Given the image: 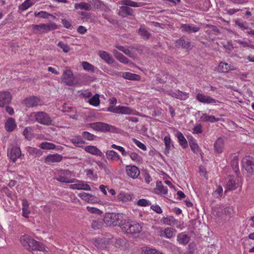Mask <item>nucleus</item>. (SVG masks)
I'll return each instance as SVG.
<instances>
[{
    "label": "nucleus",
    "mask_w": 254,
    "mask_h": 254,
    "mask_svg": "<svg viewBox=\"0 0 254 254\" xmlns=\"http://www.w3.org/2000/svg\"><path fill=\"white\" fill-rule=\"evenodd\" d=\"M24 136L28 140H31L33 137V129L32 127H26L23 132Z\"/></svg>",
    "instance_id": "nucleus-42"
},
{
    "label": "nucleus",
    "mask_w": 254,
    "mask_h": 254,
    "mask_svg": "<svg viewBox=\"0 0 254 254\" xmlns=\"http://www.w3.org/2000/svg\"><path fill=\"white\" fill-rule=\"evenodd\" d=\"M74 8L75 9H81L86 11H90L91 9V6L90 3L85 2H81L80 3H75Z\"/></svg>",
    "instance_id": "nucleus-36"
},
{
    "label": "nucleus",
    "mask_w": 254,
    "mask_h": 254,
    "mask_svg": "<svg viewBox=\"0 0 254 254\" xmlns=\"http://www.w3.org/2000/svg\"><path fill=\"white\" fill-rule=\"evenodd\" d=\"M72 172L68 170H60L56 174L55 179L63 183H73L75 179L72 178Z\"/></svg>",
    "instance_id": "nucleus-5"
},
{
    "label": "nucleus",
    "mask_w": 254,
    "mask_h": 254,
    "mask_svg": "<svg viewBox=\"0 0 254 254\" xmlns=\"http://www.w3.org/2000/svg\"><path fill=\"white\" fill-rule=\"evenodd\" d=\"M161 221L163 224L171 226L174 225L177 220L173 216H169L162 218Z\"/></svg>",
    "instance_id": "nucleus-49"
},
{
    "label": "nucleus",
    "mask_w": 254,
    "mask_h": 254,
    "mask_svg": "<svg viewBox=\"0 0 254 254\" xmlns=\"http://www.w3.org/2000/svg\"><path fill=\"white\" fill-rule=\"evenodd\" d=\"M196 99L199 102L206 104H215L219 101L212 97L201 93H198L196 95Z\"/></svg>",
    "instance_id": "nucleus-9"
},
{
    "label": "nucleus",
    "mask_w": 254,
    "mask_h": 254,
    "mask_svg": "<svg viewBox=\"0 0 254 254\" xmlns=\"http://www.w3.org/2000/svg\"><path fill=\"white\" fill-rule=\"evenodd\" d=\"M175 136L178 138L180 145L183 148H186L188 147V142L181 132L177 131L175 134Z\"/></svg>",
    "instance_id": "nucleus-30"
},
{
    "label": "nucleus",
    "mask_w": 254,
    "mask_h": 254,
    "mask_svg": "<svg viewBox=\"0 0 254 254\" xmlns=\"http://www.w3.org/2000/svg\"><path fill=\"white\" fill-rule=\"evenodd\" d=\"M122 77L130 80H138L139 79V76L138 75L128 72H123Z\"/></svg>",
    "instance_id": "nucleus-40"
},
{
    "label": "nucleus",
    "mask_w": 254,
    "mask_h": 254,
    "mask_svg": "<svg viewBox=\"0 0 254 254\" xmlns=\"http://www.w3.org/2000/svg\"><path fill=\"white\" fill-rule=\"evenodd\" d=\"M116 48L118 49L119 50L123 52L126 55L131 57L132 53L127 48L120 45H116Z\"/></svg>",
    "instance_id": "nucleus-57"
},
{
    "label": "nucleus",
    "mask_w": 254,
    "mask_h": 254,
    "mask_svg": "<svg viewBox=\"0 0 254 254\" xmlns=\"http://www.w3.org/2000/svg\"><path fill=\"white\" fill-rule=\"evenodd\" d=\"M20 241L23 247L28 250L36 249L42 250L44 249V245L42 243L35 241L28 235L21 236Z\"/></svg>",
    "instance_id": "nucleus-3"
},
{
    "label": "nucleus",
    "mask_w": 254,
    "mask_h": 254,
    "mask_svg": "<svg viewBox=\"0 0 254 254\" xmlns=\"http://www.w3.org/2000/svg\"><path fill=\"white\" fill-rule=\"evenodd\" d=\"M190 237L184 233H180L177 237V241L179 244L186 245L190 241Z\"/></svg>",
    "instance_id": "nucleus-24"
},
{
    "label": "nucleus",
    "mask_w": 254,
    "mask_h": 254,
    "mask_svg": "<svg viewBox=\"0 0 254 254\" xmlns=\"http://www.w3.org/2000/svg\"><path fill=\"white\" fill-rule=\"evenodd\" d=\"M70 141L76 147H82L85 141L80 135H77L70 139Z\"/></svg>",
    "instance_id": "nucleus-38"
},
{
    "label": "nucleus",
    "mask_w": 254,
    "mask_h": 254,
    "mask_svg": "<svg viewBox=\"0 0 254 254\" xmlns=\"http://www.w3.org/2000/svg\"><path fill=\"white\" fill-rule=\"evenodd\" d=\"M106 157L110 161H118L121 160L120 156L116 151L112 150H108L106 152Z\"/></svg>",
    "instance_id": "nucleus-26"
},
{
    "label": "nucleus",
    "mask_w": 254,
    "mask_h": 254,
    "mask_svg": "<svg viewBox=\"0 0 254 254\" xmlns=\"http://www.w3.org/2000/svg\"><path fill=\"white\" fill-rule=\"evenodd\" d=\"M154 192L156 194L165 195L168 192L167 187L163 185L161 181L157 182L156 188L154 189Z\"/></svg>",
    "instance_id": "nucleus-21"
},
{
    "label": "nucleus",
    "mask_w": 254,
    "mask_h": 254,
    "mask_svg": "<svg viewBox=\"0 0 254 254\" xmlns=\"http://www.w3.org/2000/svg\"><path fill=\"white\" fill-rule=\"evenodd\" d=\"M176 46L182 47L187 50L191 49V44L189 40L186 39L185 36L182 37L180 39L176 41Z\"/></svg>",
    "instance_id": "nucleus-18"
},
{
    "label": "nucleus",
    "mask_w": 254,
    "mask_h": 254,
    "mask_svg": "<svg viewBox=\"0 0 254 254\" xmlns=\"http://www.w3.org/2000/svg\"><path fill=\"white\" fill-rule=\"evenodd\" d=\"M231 166L235 172H237L239 170V158L236 155L233 156L231 161Z\"/></svg>",
    "instance_id": "nucleus-47"
},
{
    "label": "nucleus",
    "mask_w": 254,
    "mask_h": 254,
    "mask_svg": "<svg viewBox=\"0 0 254 254\" xmlns=\"http://www.w3.org/2000/svg\"><path fill=\"white\" fill-rule=\"evenodd\" d=\"M138 34L144 40H147L150 36V33L145 28L141 26L138 29Z\"/></svg>",
    "instance_id": "nucleus-48"
},
{
    "label": "nucleus",
    "mask_w": 254,
    "mask_h": 254,
    "mask_svg": "<svg viewBox=\"0 0 254 254\" xmlns=\"http://www.w3.org/2000/svg\"><path fill=\"white\" fill-rule=\"evenodd\" d=\"M34 15L36 17L38 16V17H40L43 18H48V17L49 16H51L54 18H55V16L53 15L52 14H51L49 13H48L46 11H41L40 12H35L34 13Z\"/></svg>",
    "instance_id": "nucleus-53"
},
{
    "label": "nucleus",
    "mask_w": 254,
    "mask_h": 254,
    "mask_svg": "<svg viewBox=\"0 0 254 254\" xmlns=\"http://www.w3.org/2000/svg\"><path fill=\"white\" fill-rule=\"evenodd\" d=\"M74 184L69 185V188L72 190H90L91 188L89 185L82 181L75 179Z\"/></svg>",
    "instance_id": "nucleus-11"
},
{
    "label": "nucleus",
    "mask_w": 254,
    "mask_h": 254,
    "mask_svg": "<svg viewBox=\"0 0 254 254\" xmlns=\"http://www.w3.org/2000/svg\"><path fill=\"white\" fill-rule=\"evenodd\" d=\"M113 53L115 58L121 63L127 64H128L129 62V60L125 56H124L122 54L116 50H114L113 51Z\"/></svg>",
    "instance_id": "nucleus-33"
},
{
    "label": "nucleus",
    "mask_w": 254,
    "mask_h": 254,
    "mask_svg": "<svg viewBox=\"0 0 254 254\" xmlns=\"http://www.w3.org/2000/svg\"><path fill=\"white\" fill-rule=\"evenodd\" d=\"M86 209L88 211H89L90 213L97 214H101L102 213V211L101 210H100V209H99L96 207L87 206Z\"/></svg>",
    "instance_id": "nucleus-63"
},
{
    "label": "nucleus",
    "mask_w": 254,
    "mask_h": 254,
    "mask_svg": "<svg viewBox=\"0 0 254 254\" xmlns=\"http://www.w3.org/2000/svg\"><path fill=\"white\" fill-rule=\"evenodd\" d=\"M85 151L91 154L99 156L102 158L104 157V155L102 152L99 150L96 146L93 145H88L84 147Z\"/></svg>",
    "instance_id": "nucleus-14"
},
{
    "label": "nucleus",
    "mask_w": 254,
    "mask_h": 254,
    "mask_svg": "<svg viewBox=\"0 0 254 254\" xmlns=\"http://www.w3.org/2000/svg\"><path fill=\"white\" fill-rule=\"evenodd\" d=\"M88 103L94 106H97L100 104L99 96L96 94L94 95L92 98L89 99Z\"/></svg>",
    "instance_id": "nucleus-52"
},
{
    "label": "nucleus",
    "mask_w": 254,
    "mask_h": 254,
    "mask_svg": "<svg viewBox=\"0 0 254 254\" xmlns=\"http://www.w3.org/2000/svg\"><path fill=\"white\" fill-rule=\"evenodd\" d=\"M126 171L127 175L132 179H136L140 174V171L135 166H127Z\"/></svg>",
    "instance_id": "nucleus-13"
},
{
    "label": "nucleus",
    "mask_w": 254,
    "mask_h": 254,
    "mask_svg": "<svg viewBox=\"0 0 254 254\" xmlns=\"http://www.w3.org/2000/svg\"><path fill=\"white\" fill-rule=\"evenodd\" d=\"M61 79L63 82L68 86L74 85L77 82L73 75L72 71L67 67L64 70Z\"/></svg>",
    "instance_id": "nucleus-7"
},
{
    "label": "nucleus",
    "mask_w": 254,
    "mask_h": 254,
    "mask_svg": "<svg viewBox=\"0 0 254 254\" xmlns=\"http://www.w3.org/2000/svg\"><path fill=\"white\" fill-rule=\"evenodd\" d=\"M132 140L138 147H139V148L141 149L144 151L146 150L147 148L144 144L142 143L140 141L138 140L137 139L134 138H133L132 139Z\"/></svg>",
    "instance_id": "nucleus-60"
},
{
    "label": "nucleus",
    "mask_w": 254,
    "mask_h": 254,
    "mask_svg": "<svg viewBox=\"0 0 254 254\" xmlns=\"http://www.w3.org/2000/svg\"><path fill=\"white\" fill-rule=\"evenodd\" d=\"M237 188L235 181L233 178H230L226 184L225 191L235 190Z\"/></svg>",
    "instance_id": "nucleus-43"
},
{
    "label": "nucleus",
    "mask_w": 254,
    "mask_h": 254,
    "mask_svg": "<svg viewBox=\"0 0 254 254\" xmlns=\"http://www.w3.org/2000/svg\"><path fill=\"white\" fill-rule=\"evenodd\" d=\"M176 230L172 227H167L165 229V238L171 239L174 237L176 233Z\"/></svg>",
    "instance_id": "nucleus-44"
},
{
    "label": "nucleus",
    "mask_w": 254,
    "mask_h": 254,
    "mask_svg": "<svg viewBox=\"0 0 254 254\" xmlns=\"http://www.w3.org/2000/svg\"><path fill=\"white\" fill-rule=\"evenodd\" d=\"M98 55L109 64H111L114 63V60L112 56L109 53L105 51H99Z\"/></svg>",
    "instance_id": "nucleus-15"
},
{
    "label": "nucleus",
    "mask_w": 254,
    "mask_h": 254,
    "mask_svg": "<svg viewBox=\"0 0 254 254\" xmlns=\"http://www.w3.org/2000/svg\"><path fill=\"white\" fill-rule=\"evenodd\" d=\"M91 227L95 230L99 229L101 227V222L99 220H94L91 223Z\"/></svg>",
    "instance_id": "nucleus-62"
},
{
    "label": "nucleus",
    "mask_w": 254,
    "mask_h": 254,
    "mask_svg": "<svg viewBox=\"0 0 254 254\" xmlns=\"http://www.w3.org/2000/svg\"><path fill=\"white\" fill-rule=\"evenodd\" d=\"M243 166L250 174H254V159L251 156H247L243 160Z\"/></svg>",
    "instance_id": "nucleus-10"
},
{
    "label": "nucleus",
    "mask_w": 254,
    "mask_h": 254,
    "mask_svg": "<svg viewBox=\"0 0 254 254\" xmlns=\"http://www.w3.org/2000/svg\"><path fill=\"white\" fill-rule=\"evenodd\" d=\"M11 95L8 91H2L0 92V107H3L5 105L10 103Z\"/></svg>",
    "instance_id": "nucleus-12"
},
{
    "label": "nucleus",
    "mask_w": 254,
    "mask_h": 254,
    "mask_svg": "<svg viewBox=\"0 0 254 254\" xmlns=\"http://www.w3.org/2000/svg\"><path fill=\"white\" fill-rule=\"evenodd\" d=\"M16 127L15 120L13 118H9L5 124V128L6 131L11 132Z\"/></svg>",
    "instance_id": "nucleus-32"
},
{
    "label": "nucleus",
    "mask_w": 254,
    "mask_h": 254,
    "mask_svg": "<svg viewBox=\"0 0 254 254\" xmlns=\"http://www.w3.org/2000/svg\"><path fill=\"white\" fill-rule=\"evenodd\" d=\"M120 4L128 7H137L141 6L140 3H138L131 0H122L120 1Z\"/></svg>",
    "instance_id": "nucleus-41"
},
{
    "label": "nucleus",
    "mask_w": 254,
    "mask_h": 254,
    "mask_svg": "<svg viewBox=\"0 0 254 254\" xmlns=\"http://www.w3.org/2000/svg\"><path fill=\"white\" fill-rule=\"evenodd\" d=\"M132 199L131 195L127 193L121 191L117 195V199L123 202H126L131 200Z\"/></svg>",
    "instance_id": "nucleus-34"
},
{
    "label": "nucleus",
    "mask_w": 254,
    "mask_h": 254,
    "mask_svg": "<svg viewBox=\"0 0 254 254\" xmlns=\"http://www.w3.org/2000/svg\"><path fill=\"white\" fill-rule=\"evenodd\" d=\"M86 176L92 180H96L97 179V175L94 173V172L91 169H86L85 170Z\"/></svg>",
    "instance_id": "nucleus-59"
},
{
    "label": "nucleus",
    "mask_w": 254,
    "mask_h": 254,
    "mask_svg": "<svg viewBox=\"0 0 254 254\" xmlns=\"http://www.w3.org/2000/svg\"><path fill=\"white\" fill-rule=\"evenodd\" d=\"M116 114H134L135 110L132 109L126 106H117Z\"/></svg>",
    "instance_id": "nucleus-25"
},
{
    "label": "nucleus",
    "mask_w": 254,
    "mask_h": 254,
    "mask_svg": "<svg viewBox=\"0 0 254 254\" xmlns=\"http://www.w3.org/2000/svg\"><path fill=\"white\" fill-rule=\"evenodd\" d=\"M21 155V150L19 147L13 146L11 148L9 156L10 159L13 162H15L16 159Z\"/></svg>",
    "instance_id": "nucleus-23"
},
{
    "label": "nucleus",
    "mask_w": 254,
    "mask_h": 254,
    "mask_svg": "<svg viewBox=\"0 0 254 254\" xmlns=\"http://www.w3.org/2000/svg\"><path fill=\"white\" fill-rule=\"evenodd\" d=\"M42 28V33H46L58 28L57 25L54 23H49L46 24H41Z\"/></svg>",
    "instance_id": "nucleus-35"
},
{
    "label": "nucleus",
    "mask_w": 254,
    "mask_h": 254,
    "mask_svg": "<svg viewBox=\"0 0 254 254\" xmlns=\"http://www.w3.org/2000/svg\"><path fill=\"white\" fill-rule=\"evenodd\" d=\"M191 150L196 154L200 152V149L195 140H191L189 142Z\"/></svg>",
    "instance_id": "nucleus-50"
},
{
    "label": "nucleus",
    "mask_w": 254,
    "mask_h": 254,
    "mask_svg": "<svg viewBox=\"0 0 254 254\" xmlns=\"http://www.w3.org/2000/svg\"><path fill=\"white\" fill-rule=\"evenodd\" d=\"M63 159L62 155L59 154H50L45 158V162L47 163H58Z\"/></svg>",
    "instance_id": "nucleus-19"
},
{
    "label": "nucleus",
    "mask_w": 254,
    "mask_h": 254,
    "mask_svg": "<svg viewBox=\"0 0 254 254\" xmlns=\"http://www.w3.org/2000/svg\"><path fill=\"white\" fill-rule=\"evenodd\" d=\"M25 106L28 108H33L43 105V102L37 96H30L24 100Z\"/></svg>",
    "instance_id": "nucleus-8"
},
{
    "label": "nucleus",
    "mask_w": 254,
    "mask_h": 254,
    "mask_svg": "<svg viewBox=\"0 0 254 254\" xmlns=\"http://www.w3.org/2000/svg\"><path fill=\"white\" fill-rule=\"evenodd\" d=\"M142 254H165L155 249L149 247H143L141 249Z\"/></svg>",
    "instance_id": "nucleus-37"
},
{
    "label": "nucleus",
    "mask_w": 254,
    "mask_h": 254,
    "mask_svg": "<svg viewBox=\"0 0 254 254\" xmlns=\"http://www.w3.org/2000/svg\"><path fill=\"white\" fill-rule=\"evenodd\" d=\"M89 126L95 130L103 132H114L116 129L115 127L103 122L91 123Z\"/></svg>",
    "instance_id": "nucleus-6"
},
{
    "label": "nucleus",
    "mask_w": 254,
    "mask_h": 254,
    "mask_svg": "<svg viewBox=\"0 0 254 254\" xmlns=\"http://www.w3.org/2000/svg\"><path fill=\"white\" fill-rule=\"evenodd\" d=\"M202 132V125L200 124H196L192 128V133L193 134H198Z\"/></svg>",
    "instance_id": "nucleus-61"
},
{
    "label": "nucleus",
    "mask_w": 254,
    "mask_h": 254,
    "mask_svg": "<svg viewBox=\"0 0 254 254\" xmlns=\"http://www.w3.org/2000/svg\"><path fill=\"white\" fill-rule=\"evenodd\" d=\"M133 9L125 5L120 7L119 15L122 17H125L127 15H132L133 14Z\"/></svg>",
    "instance_id": "nucleus-20"
},
{
    "label": "nucleus",
    "mask_w": 254,
    "mask_h": 254,
    "mask_svg": "<svg viewBox=\"0 0 254 254\" xmlns=\"http://www.w3.org/2000/svg\"><path fill=\"white\" fill-rule=\"evenodd\" d=\"M224 147V140L221 137L217 138L214 144L215 151L218 153L222 152Z\"/></svg>",
    "instance_id": "nucleus-27"
},
{
    "label": "nucleus",
    "mask_w": 254,
    "mask_h": 254,
    "mask_svg": "<svg viewBox=\"0 0 254 254\" xmlns=\"http://www.w3.org/2000/svg\"><path fill=\"white\" fill-rule=\"evenodd\" d=\"M130 159L136 162H140L141 161V157L138 155L136 153L130 151L128 155Z\"/></svg>",
    "instance_id": "nucleus-55"
},
{
    "label": "nucleus",
    "mask_w": 254,
    "mask_h": 254,
    "mask_svg": "<svg viewBox=\"0 0 254 254\" xmlns=\"http://www.w3.org/2000/svg\"><path fill=\"white\" fill-rule=\"evenodd\" d=\"M109 240L106 238H98L95 240L94 245L98 249H102L106 247Z\"/></svg>",
    "instance_id": "nucleus-28"
},
{
    "label": "nucleus",
    "mask_w": 254,
    "mask_h": 254,
    "mask_svg": "<svg viewBox=\"0 0 254 254\" xmlns=\"http://www.w3.org/2000/svg\"><path fill=\"white\" fill-rule=\"evenodd\" d=\"M121 229L124 232L131 234L139 233L142 230L139 223L129 220L127 216L121 224Z\"/></svg>",
    "instance_id": "nucleus-1"
},
{
    "label": "nucleus",
    "mask_w": 254,
    "mask_h": 254,
    "mask_svg": "<svg viewBox=\"0 0 254 254\" xmlns=\"http://www.w3.org/2000/svg\"><path fill=\"white\" fill-rule=\"evenodd\" d=\"M180 29L182 32L191 33L197 32L199 30L200 27L194 26L193 24H182Z\"/></svg>",
    "instance_id": "nucleus-16"
},
{
    "label": "nucleus",
    "mask_w": 254,
    "mask_h": 254,
    "mask_svg": "<svg viewBox=\"0 0 254 254\" xmlns=\"http://www.w3.org/2000/svg\"><path fill=\"white\" fill-rule=\"evenodd\" d=\"M29 213L28 203L26 201H24L23 202L22 215L25 218H28Z\"/></svg>",
    "instance_id": "nucleus-56"
},
{
    "label": "nucleus",
    "mask_w": 254,
    "mask_h": 254,
    "mask_svg": "<svg viewBox=\"0 0 254 254\" xmlns=\"http://www.w3.org/2000/svg\"><path fill=\"white\" fill-rule=\"evenodd\" d=\"M58 46L62 49L64 53H67L70 50L69 46L62 41L58 43Z\"/></svg>",
    "instance_id": "nucleus-64"
},
{
    "label": "nucleus",
    "mask_w": 254,
    "mask_h": 254,
    "mask_svg": "<svg viewBox=\"0 0 254 254\" xmlns=\"http://www.w3.org/2000/svg\"><path fill=\"white\" fill-rule=\"evenodd\" d=\"M33 2L31 0H26L23 3L19 6V8L22 10H25L32 6Z\"/></svg>",
    "instance_id": "nucleus-54"
},
{
    "label": "nucleus",
    "mask_w": 254,
    "mask_h": 254,
    "mask_svg": "<svg viewBox=\"0 0 254 254\" xmlns=\"http://www.w3.org/2000/svg\"><path fill=\"white\" fill-rule=\"evenodd\" d=\"M39 147L43 149L50 150L55 149L56 145L51 142H43L39 145Z\"/></svg>",
    "instance_id": "nucleus-51"
},
{
    "label": "nucleus",
    "mask_w": 254,
    "mask_h": 254,
    "mask_svg": "<svg viewBox=\"0 0 254 254\" xmlns=\"http://www.w3.org/2000/svg\"><path fill=\"white\" fill-rule=\"evenodd\" d=\"M83 68L86 71L94 73L95 72V67L91 64L87 62H83L82 63Z\"/></svg>",
    "instance_id": "nucleus-46"
},
{
    "label": "nucleus",
    "mask_w": 254,
    "mask_h": 254,
    "mask_svg": "<svg viewBox=\"0 0 254 254\" xmlns=\"http://www.w3.org/2000/svg\"><path fill=\"white\" fill-rule=\"evenodd\" d=\"M78 196L88 203H94L97 202V198L94 195L86 192L79 193Z\"/></svg>",
    "instance_id": "nucleus-22"
},
{
    "label": "nucleus",
    "mask_w": 254,
    "mask_h": 254,
    "mask_svg": "<svg viewBox=\"0 0 254 254\" xmlns=\"http://www.w3.org/2000/svg\"><path fill=\"white\" fill-rule=\"evenodd\" d=\"M200 119L203 122L210 123H215L219 121V118H216L214 116H210L206 114H203Z\"/></svg>",
    "instance_id": "nucleus-39"
},
{
    "label": "nucleus",
    "mask_w": 254,
    "mask_h": 254,
    "mask_svg": "<svg viewBox=\"0 0 254 254\" xmlns=\"http://www.w3.org/2000/svg\"><path fill=\"white\" fill-rule=\"evenodd\" d=\"M164 142L165 146L164 153L167 155L169 153L171 149V147H173V144L172 143L170 135H166L164 138Z\"/></svg>",
    "instance_id": "nucleus-29"
},
{
    "label": "nucleus",
    "mask_w": 254,
    "mask_h": 254,
    "mask_svg": "<svg viewBox=\"0 0 254 254\" xmlns=\"http://www.w3.org/2000/svg\"><path fill=\"white\" fill-rule=\"evenodd\" d=\"M82 135L84 139L89 141L94 140L96 137L95 135L87 131L82 132Z\"/></svg>",
    "instance_id": "nucleus-58"
},
{
    "label": "nucleus",
    "mask_w": 254,
    "mask_h": 254,
    "mask_svg": "<svg viewBox=\"0 0 254 254\" xmlns=\"http://www.w3.org/2000/svg\"><path fill=\"white\" fill-rule=\"evenodd\" d=\"M30 117L34 118L36 122L43 125L50 126L52 124L50 116L43 111L33 112L30 114Z\"/></svg>",
    "instance_id": "nucleus-4"
},
{
    "label": "nucleus",
    "mask_w": 254,
    "mask_h": 254,
    "mask_svg": "<svg viewBox=\"0 0 254 254\" xmlns=\"http://www.w3.org/2000/svg\"><path fill=\"white\" fill-rule=\"evenodd\" d=\"M167 94L174 98L183 100H186L189 97L188 93L180 90L168 91Z\"/></svg>",
    "instance_id": "nucleus-17"
},
{
    "label": "nucleus",
    "mask_w": 254,
    "mask_h": 254,
    "mask_svg": "<svg viewBox=\"0 0 254 254\" xmlns=\"http://www.w3.org/2000/svg\"><path fill=\"white\" fill-rule=\"evenodd\" d=\"M234 68L228 64L221 62L218 65L217 70L220 72H227L229 70H233Z\"/></svg>",
    "instance_id": "nucleus-31"
},
{
    "label": "nucleus",
    "mask_w": 254,
    "mask_h": 254,
    "mask_svg": "<svg viewBox=\"0 0 254 254\" xmlns=\"http://www.w3.org/2000/svg\"><path fill=\"white\" fill-rule=\"evenodd\" d=\"M126 218V215L123 213H109L106 214L103 220L107 225H119L121 228V224Z\"/></svg>",
    "instance_id": "nucleus-2"
},
{
    "label": "nucleus",
    "mask_w": 254,
    "mask_h": 254,
    "mask_svg": "<svg viewBox=\"0 0 254 254\" xmlns=\"http://www.w3.org/2000/svg\"><path fill=\"white\" fill-rule=\"evenodd\" d=\"M235 25L243 30H248V29H249L248 23L246 21H243L241 20L237 19L235 21Z\"/></svg>",
    "instance_id": "nucleus-45"
}]
</instances>
